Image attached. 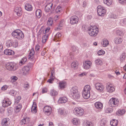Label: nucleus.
Instances as JSON below:
<instances>
[{
  "label": "nucleus",
  "mask_w": 126,
  "mask_h": 126,
  "mask_svg": "<svg viewBox=\"0 0 126 126\" xmlns=\"http://www.w3.org/2000/svg\"><path fill=\"white\" fill-rule=\"evenodd\" d=\"M47 24L48 26H51L53 24V20L51 17L48 18Z\"/></svg>",
  "instance_id": "nucleus-41"
},
{
  "label": "nucleus",
  "mask_w": 126,
  "mask_h": 126,
  "mask_svg": "<svg viewBox=\"0 0 126 126\" xmlns=\"http://www.w3.org/2000/svg\"><path fill=\"white\" fill-rule=\"evenodd\" d=\"M59 16L58 15H56L54 16V19L55 21H56L57 20L59 19Z\"/></svg>",
  "instance_id": "nucleus-64"
},
{
  "label": "nucleus",
  "mask_w": 126,
  "mask_h": 126,
  "mask_svg": "<svg viewBox=\"0 0 126 126\" xmlns=\"http://www.w3.org/2000/svg\"><path fill=\"white\" fill-rule=\"evenodd\" d=\"M12 35L14 38L19 40H21L24 37V34L19 29L14 31L12 33Z\"/></svg>",
  "instance_id": "nucleus-3"
},
{
  "label": "nucleus",
  "mask_w": 126,
  "mask_h": 126,
  "mask_svg": "<svg viewBox=\"0 0 126 126\" xmlns=\"http://www.w3.org/2000/svg\"><path fill=\"white\" fill-rule=\"evenodd\" d=\"M52 109L49 106H46L43 109V111L45 114L47 115H49L51 113Z\"/></svg>",
  "instance_id": "nucleus-7"
},
{
  "label": "nucleus",
  "mask_w": 126,
  "mask_h": 126,
  "mask_svg": "<svg viewBox=\"0 0 126 126\" xmlns=\"http://www.w3.org/2000/svg\"><path fill=\"white\" fill-rule=\"evenodd\" d=\"M15 12L18 16H20L22 13L21 8L19 7H16L15 9Z\"/></svg>",
  "instance_id": "nucleus-15"
},
{
  "label": "nucleus",
  "mask_w": 126,
  "mask_h": 126,
  "mask_svg": "<svg viewBox=\"0 0 126 126\" xmlns=\"http://www.w3.org/2000/svg\"><path fill=\"white\" fill-rule=\"evenodd\" d=\"M107 123L106 120L104 119H102L100 122V125L101 126H105Z\"/></svg>",
  "instance_id": "nucleus-46"
},
{
  "label": "nucleus",
  "mask_w": 126,
  "mask_h": 126,
  "mask_svg": "<svg viewBox=\"0 0 126 126\" xmlns=\"http://www.w3.org/2000/svg\"><path fill=\"white\" fill-rule=\"evenodd\" d=\"M126 58L125 53L123 52L121 55L120 57V59L121 61L123 62L125 60Z\"/></svg>",
  "instance_id": "nucleus-43"
},
{
  "label": "nucleus",
  "mask_w": 126,
  "mask_h": 126,
  "mask_svg": "<svg viewBox=\"0 0 126 126\" xmlns=\"http://www.w3.org/2000/svg\"><path fill=\"white\" fill-rule=\"evenodd\" d=\"M62 11V7L60 6H58L56 10V12L57 13H60Z\"/></svg>",
  "instance_id": "nucleus-47"
},
{
  "label": "nucleus",
  "mask_w": 126,
  "mask_h": 126,
  "mask_svg": "<svg viewBox=\"0 0 126 126\" xmlns=\"http://www.w3.org/2000/svg\"><path fill=\"white\" fill-rule=\"evenodd\" d=\"M73 124L77 125L79 124L78 120L76 118H74L72 121Z\"/></svg>",
  "instance_id": "nucleus-48"
},
{
  "label": "nucleus",
  "mask_w": 126,
  "mask_h": 126,
  "mask_svg": "<svg viewBox=\"0 0 126 126\" xmlns=\"http://www.w3.org/2000/svg\"><path fill=\"white\" fill-rule=\"evenodd\" d=\"M11 82H15L16 81L17 79V78L15 76H12L11 78Z\"/></svg>",
  "instance_id": "nucleus-51"
},
{
  "label": "nucleus",
  "mask_w": 126,
  "mask_h": 126,
  "mask_svg": "<svg viewBox=\"0 0 126 126\" xmlns=\"http://www.w3.org/2000/svg\"><path fill=\"white\" fill-rule=\"evenodd\" d=\"M48 38V35H47L45 34L43 37L42 38V42L44 43H45L46 40Z\"/></svg>",
  "instance_id": "nucleus-45"
},
{
  "label": "nucleus",
  "mask_w": 126,
  "mask_h": 126,
  "mask_svg": "<svg viewBox=\"0 0 126 126\" xmlns=\"http://www.w3.org/2000/svg\"><path fill=\"white\" fill-rule=\"evenodd\" d=\"M54 78V77H50V79L48 80L47 81L50 83H51L53 82Z\"/></svg>",
  "instance_id": "nucleus-56"
},
{
  "label": "nucleus",
  "mask_w": 126,
  "mask_h": 126,
  "mask_svg": "<svg viewBox=\"0 0 126 126\" xmlns=\"http://www.w3.org/2000/svg\"><path fill=\"white\" fill-rule=\"evenodd\" d=\"M12 47L14 48H16L17 46L18 45V43L17 41H13V43Z\"/></svg>",
  "instance_id": "nucleus-52"
},
{
  "label": "nucleus",
  "mask_w": 126,
  "mask_h": 126,
  "mask_svg": "<svg viewBox=\"0 0 126 126\" xmlns=\"http://www.w3.org/2000/svg\"><path fill=\"white\" fill-rule=\"evenodd\" d=\"M118 123V120L116 119H113L111 121V125L112 126H116Z\"/></svg>",
  "instance_id": "nucleus-31"
},
{
  "label": "nucleus",
  "mask_w": 126,
  "mask_h": 126,
  "mask_svg": "<svg viewBox=\"0 0 126 126\" xmlns=\"http://www.w3.org/2000/svg\"><path fill=\"white\" fill-rule=\"evenodd\" d=\"M58 112L59 114L61 115H63L65 112V110L64 108H60L58 110Z\"/></svg>",
  "instance_id": "nucleus-44"
},
{
  "label": "nucleus",
  "mask_w": 126,
  "mask_h": 126,
  "mask_svg": "<svg viewBox=\"0 0 126 126\" xmlns=\"http://www.w3.org/2000/svg\"><path fill=\"white\" fill-rule=\"evenodd\" d=\"M11 104V102L8 99H5L2 102V106L4 108L10 105Z\"/></svg>",
  "instance_id": "nucleus-9"
},
{
  "label": "nucleus",
  "mask_w": 126,
  "mask_h": 126,
  "mask_svg": "<svg viewBox=\"0 0 126 126\" xmlns=\"http://www.w3.org/2000/svg\"><path fill=\"white\" fill-rule=\"evenodd\" d=\"M18 67L17 65L16 64L13 63H8L6 65V69L9 70H16Z\"/></svg>",
  "instance_id": "nucleus-4"
},
{
  "label": "nucleus",
  "mask_w": 126,
  "mask_h": 126,
  "mask_svg": "<svg viewBox=\"0 0 126 126\" xmlns=\"http://www.w3.org/2000/svg\"><path fill=\"white\" fill-rule=\"evenodd\" d=\"M21 99V97L20 96H18L16 97L15 99L14 104H17L19 102Z\"/></svg>",
  "instance_id": "nucleus-38"
},
{
  "label": "nucleus",
  "mask_w": 126,
  "mask_h": 126,
  "mask_svg": "<svg viewBox=\"0 0 126 126\" xmlns=\"http://www.w3.org/2000/svg\"><path fill=\"white\" fill-rule=\"evenodd\" d=\"M92 65L91 62L88 60L85 61V62L83 63V66L84 68L87 69L91 67Z\"/></svg>",
  "instance_id": "nucleus-11"
},
{
  "label": "nucleus",
  "mask_w": 126,
  "mask_h": 126,
  "mask_svg": "<svg viewBox=\"0 0 126 126\" xmlns=\"http://www.w3.org/2000/svg\"><path fill=\"white\" fill-rule=\"evenodd\" d=\"M34 53L35 52L34 50L32 48L30 51V52L28 56V58L29 60H31L33 58V56L34 54Z\"/></svg>",
  "instance_id": "nucleus-27"
},
{
  "label": "nucleus",
  "mask_w": 126,
  "mask_h": 126,
  "mask_svg": "<svg viewBox=\"0 0 126 126\" xmlns=\"http://www.w3.org/2000/svg\"><path fill=\"white\" fill-rule=\"evenodd\" d=\"M95 86L96 88L99 91L102 92L103 90L104 87L102 83H96L95 84Z\"/></svg>",
  "instance_id": "nucleus-12"
},
{
  "label": "nucleus",
  "mask_w": 126,
  "mask_h": 126,
  "mask_svg": "<svg viewBox=\"0 0 126 126\" xmlns=\"http://www.w3.org/2000/svg\"><path fill=\"white\" fill-rule=\"evenodd\" d=\"M53 4L52 3H50L48 4L45 7V10L47 12L50 11L52 8Z\"/></svg>",
  "instance_id": "nucleus-22"
},
{
  "label": "nucleus",
  "mask_w": 126,
  "mask_h": 126,
  "mask_svg": "<svg viewBox=\"0 0 126 126\" xmlns=\"http://www.w3.org/2000/svg\"><path fill=\"white\" fill-rule=\"evenodd\" d=\"M112 51L114 53H116L118 51V49L117 47H114L112 49Z\"/></svg>",
  "instance_id": "nucleus-63"
},
{
  "label": "nucleus",
  "mask_w": 126,
  "mask_h": 126,
  "mask_svg": "<svg viewBox=\"0 0 126 126\" xmlns=\"http://www.w3.org/2000/svg\"><path fill=\"white\" fill-rule=\"evenodd\" d=\"M104 3L106 4L107 5L109 6L110 5V0H104Z\"/></svg>",
  "instance_id": "nucleus-57"
},
{
  "label": "nucleus",
  "mask_w": 126,
  "mask_h": 126,
  "mask_svg": "<svg viewBox=\"0 0 126 126\" xmlns=\"http://www.w3.org/2000/svg\"><path fill=\"white\" fill-rule=\"evenodd\" d=\"M64 23V20H62L59 23V25L57 28L58 30H60L62 28L63 26Z\"/></svg>",
  "instance_id": "nucleus-40"
},
{
  "label": "nucleus",
  "mask_w": 126,
  "mask_h": 126,
  "mask_svg": "<svg viewBox=\"0 0 126 126\" xmlns=\"http://www.w3.org/2000/svg\"><path fill=\"white\" fill-rule=\"evenodd\" d=\"M105 112L106 113H109L110 111V108H106L105 109Z\"/></svg>",
  "instance_id": "nucleus-60"
},
{
  "label": "nucleus",
  "mask_w": 126,
  "mask_h": 126,
  "mask_svg": "<svg viewBox=\"0 0 126 126\" xmlns=\"http://www.w3.org/2000/svg\"><path fill=\"white\" fill-rule=\"evenodd\" d=\"M25 7L26 10L29 11H32V5L29 3L26 4Z\"/></svg>",
  "instance_id": "nucleus-25"
},
{
  "label": "nucleus",
  "mask_w": 126,
  "mask_h": 126,
  "mask_svg": "<svg viewBox=\"0 0 126 126\" xmlns=\"http://www.w3.org/2000/svg\"><path fill=\"white\" fill-rule=\"evenodd\" d=\"M95 106L97 109L100 110L103 107V104L100 102H97L95 103Z\"/></svg>",
  "instance_id": "nucleus-20"
},
{
  "label": "nucleus",
  "mask_w": 126,
  "mask_h": 126,
  "mask_svg": "<svg viewBox=\"0 0 126 126\" xmlns=\"http://www.w3.org/2000/svg\"><path fill=\"white\" fill-rule=\"evenodd\" d=\"M10 123V119L8 118H3L1 121V125L2 126H8Z\"/></svg>",
  "instance_id": "nucleus-10"
},
{
  "label": "nucleus",
  "mask_w": 126,
  "mask_h": 126,
  "mask_svg": "<svg viewBox=\"0 0 126 126\" xmlns=\"http://www.w3.org/2000/svg\"><path fill=\"white\" fill-rule=\"evenodd\" d=\"M84 111L81 108L77 107L75 108L73 110L74 113L78 116H82L83 114Z\"/></svg>",
  "instance_id": "nucleus-5"
},
{
  "label": "nucleus",
  "mask_w": 126,
  "mask_h": 126,
  "mask_svg": "<svg viewBox=\"0 0 126 126\" xmlns=\"http://www.w3.org/2000/svg\"><path fill=\"white\" fill-rule=\"evenodd\" d=\"M50 95L52 96H56L58 94V93L57 91L55 90L52 89L50 91Z\"/></svg>",
  "instance_id": "nucleus-24"
},
{
  "label": "nucleus",
  "mask_w": 126,
  "mask_h": 126,
  "mask_svg": "<svg viewBox=\"0 0 126 126\" xmlns=\"http://www.w3.org/2000/svg\"><path fill=\"white\" fill-rule=\"evenodd\" d=\"M98 29L96 26H91L88 28V33L91 36H96L98 33Z\"/></svg>",
  "instance_id": "nucleus-1"
},
{
  "label": "nucleus",
  "mask_w": 126,
  "mask_h": 126,
  "mask_svg": "<svg viewBox=\"0 0 126 126\" xmlns=\"http://www.w3.org/2000/svg\"><path fill=\"white\" fill-rule=\"evenodd\" d=\"M36 108V103L35 102H33L32 106L31 108V111L32 113H35L37 112Z\"/></svg>",
  "instance_id": "nucleus-19"
},
{
  "label": "nucleus",
  "mask_w": 126,
  "mask_h": 126,
  "mask_svg": "<svg viewBox=\"0 0 126 126\" xmlns=\"http://www.w3.org/2000/svg\"><path fill=\"white\" fill-rule=\"evenodd\" d=\"M125 112V109L119 110H118L117 112L116 113L117 115L118 116L124 114Z\"/></svg>",
  "instance_id": "nucleus-35"
},
{
  "label": "nucleus",
  "mask_w": 126,
  "mask_h": 126,
  "mask_svg": "<svg viewBox=\"0 0 126 126\" xmlns=\"http://www.w3.org/2000/svg\"><path fill=\"white\" fill-rule=\"evenodd\" d=\"M40 47L38 45H37L35 47V50L36 51L35 53L36 54H37L39 53V51L40 48Z\"/></svg>",
  "instance_id": "nucleus-49"
},
{
  "label": "nucleus",
  "mask_w": 126,
  "mask_h": 126,
  "mask_svg": "<svg viewBox=\"0 0 126 126\" xmlns=\"http://www.w3.org/2000/svg\"><path fill=\"white\" fill-rule=\"evenodd\" d=\"M106 88L107 92L110 93V83H108L107 84Z\"/></svg>",
  "instance_id": "nucleus-53"
},
{
  "label": "nucleus",
  "mask_w": 126,
  "mask_h": 126,
  "mask_svg": "<svg viewBox=\"0 0 126 126\" xmlns=\"http://www.w3.org/2000/svg\"><path fill=\"white\" fill-rule=\"evenodd\" d=\"M67 100V98L65 97H62L60 98L58 100V102L60 103H65Z\"/></svg>",
  "instance_id": "nucleus-21"
},
{
  "label": "nucleus",
  "mask_w": 126,
  "mask_h": 126,
  "mask_svg": "<svg viewBox=\"0 0 126 126\" xmlns=\"http://www.w3.org/2000/svg\"><path fill=\"white\" fill-rule=\"evenodd\" d=\"M78 92V88L76 86L73 87L70 90V94L72 96Z\"/></svg>",
  "instance_id": "nucleus-17"
},
{
  "label": "nucleus",
  "mask_w": 126,
  "mask_h": 126,
  "mask_svg": "<svg viewBox=\"0 0 126 126\" xmlns=\"http://www.w3.org/2000/svg\"><path fill=\"white\" fill-rule=\"evenodd\" d=\"M116 34L118 35L121 36L123 35L124 32L120 30H117L116 31Z\"/></svg>",
  "instance_id": "nucleus-50"
},
{
  "label": "nucleus",
  "mask_w": 126,
  "mask_h": 126,
  "mask_svg": "<svg viewBox=\"0 0 126 126\" xmlns=\"http://www.w3.org/2000/svg\"><path fill=\"white\" fill-rule=\"evenodd\" d=\"M78 21V17L76 16H72L70 18V22L72 25L77 23Z\"/></svg>",
  "instance_id": "nucleus-8"
},
{
  "label": "nucleus",
  "mask_w": 126,
  "mask_h": 126,
  "mask_svg": "<svg viewBox=\"0 0 126 126\" xmlns=\"http://www.w3.org/2000/svg\"><path fill=\"white\" fill-rule=\"evenodd\" d=\"M90 90L91 87L90 85H86L84 87L82 93V95L84 99H87L89 97Z\"/></svg>",
  "instance_id": "nucleus-2"
},
{
  "label": "nucleus",
  "mask_w": 126,
  "mask_h": 126,
  "mask_svg": "<svg viewBox=\"0 0 126 126\" xmlns=\"http://www.w3.org/2000/svg\"><path fill=\"white\" fill-rule=\"evenodd\" d=\"M50 29L49 27L45 28L44 27H42L40 29L39 32L42 34H45L48 32Z\"/></svg>",
  "instance_id": "nucleus-14"
},
{
  "label": "nucleus",
  "mask_w": 126,
  "mask_h": 126,
  "mask_svg": "<svg viewBox=\"0 0 126 126\" xmlns=\"http://www.w3.org/2000/svg\"><path fill=\"white\" fill-rule=\"evenodd\" d=\"M111 85L112 86V85L111 84ZM115 90V88L114 86L113 85L111 86V93L112 92L114 91Z\"/></svg>",
  "instance_id": "nucleus-61"
},
{
  "label": "nucleus",
  "mask_w": 126,
  "mask_h": 126,
  "mask_svg": "<svg viewBox=\"0 0 126 126\" xmlns=\"http://www.w3.org/2000/svg\"><path fill=\"white\" fill-rule=\"evenodd\" d=\"M13 40H9L7 41L6 43V46L7 47H12Z\"/></svg>",
  "instance_id": "nucleus-32"
},
{
  "label": "nucleus",
  "mask_w": 126,
  "mask_h": 126,
  "mask_svg": "<svg viewBox=\"0 0 126 126\" xmlns=\"http://www.w3.org/2000/svg\"><path fill=\"white\" fill-rule=\"evenodd\" d=\"M119 2L122 4H124L126 2V0H119Z\"/></svg>",
  "instance_id": "nucleus-59"
},
{
  "label": "nucleus",
  "mask_w": 126,
  "mask_h": 126,
  "mask_svg": "<svg viewBox=\"0 0 126 126\" xmlns=\"http://www.w3.org/2000/svg\"><path fill=\"white\" fill-rule=\"evenodd\" d=\"M30 67L29 66L24 67L22 69L23 73L24 75H26L29 73L30 70Z\"/></svg>",
  "instance_id": "nucleus-13"
},
{
  "label": "nucleus",
  "mask_w": 126,
  "mask_h": 126,
  "mask_svg": "<svg viewBox=\"0 0 126 126\" xmlns=\"http://www.w3.org/2000/svg\"><path fill=\"white\" fill-rule=\"evenodd\" d=\"M123 41L122 38L120 37L116 38L114 40V42L115 43L117 44H119L121 43Z\"/></svg>",
  "instance_id": "nucleus-28"
},
{
  "label": "nucleus",
  "mask_w": 126,
  "mask_h": 126,
  "mask_svg": "<svg viewBox=\"0 0 126 126\" xmlns=\"http://www.w3.org/2000/svg\"><path fill=\"white\" fill-rule=\"evenodd\" d=\"M66 82L65 81H61L59 83V87L60 89H62L66 87Z\"/></svg>",
  "instance_id": "nucleus-23"
},
{
  "label": "nucleus",
  "mask_w": 126,
  "mask_h": 126,
  "mask_svg": "<svg viewBox=\"0 0 126 126\" xmlns=\"http://www.w3.org/2000/svg\"><path fill=\"white\" fill-rule=\"evenodd\" d=\"M101 44L103 47H106L109 45V42L108 40L106 39H104L103 41L101 42Z\"/></svg>",
  "instance_id": "nucleus-33"
},
{
  "label": "nucleus",
  "mask_w": 126,
  "mask_h": 126,
  "mask_svg": "<svg viewBox=\"0 0 126 126\" xmlns=\"http://www.w3.org/2000/svg\"><path fill=\"white\" fill-rule=\"evenodd\" d=\"M47 91V89L46 88H44L42 89V93L43 94L46 93Z\"/></svg>",
  "instance_id": "nucleus-58"
},
{
  "label": "nucleus",
  "mask_w": 126,
  "mask_h": 126,
  "mask_svg": "<svg viewBox=\"0 0 126 126\" xmlns=\"http://www.w3.org/2000/svg\"><path fill=\"white\" fill-rule=\"evenodd\" d=\"M27 60V59L26 57H23L20 60L19 62V64L20 65H22L25 63Z\"/></svg>",
  "instance_id": "nucleus-39"
},
{
  "label": "nucleus",
  "mask_w": 126,
  "mask_h": 126,
  "mask_svg": "<svg viewBox=\"0 0 126 126\" xmlns=\"http://www.w3.org/2000/svg\"><path fill=\"white\" fill-rule=\"evenodd\" d=\"M7 88V86L6 85H4L1 88L2 90L3 91H4L6 90Z\"/></svg>",
  "instance_id": "nucleus-62"
},
{
  "label": "nucleus",
  "mask_w": 126,
  "mask_h": 126,
  "mask_svg": "<svg viewBox=\"0 0 126 126\" xmlns=\"http://www.w3.org/2000/svg\"><path fill=\"white\" fill-rule=\"evenodd\" d=\"M30 120V119L29 118L25 117L21 120L20 122V124L21 125H23L24 124L28 123Z\"/></svg>",
  "instance_id": "nucleus-16"
},
{
  "label": "nucleus",
  "mask_w": 126,
  "mask_h": 126,
  "mask_svg": "<svg viewBox=\"0 0 126 126\" xmlns=\"http://www.w3.org/2000/svg\"><path fill=\"white\" fill-rule=\"evenodd\" d=\"M95 63L96 64L101 65L102 64V62L101 59H98L95 60Z\"/></svg>",
  "instance_id": "nucleus-42"
},
{
  "label": "nucleus",
  "mask_w": 126,
  "mask_h": 126,
  "mask_svg": "<svg viewBox=\"0 0 126 126\" xmlns=\"http://www.w3.org/2000/svg\"><path fill=\"white\" fill-rule=\"evenodd\" d=\"M72 96L74 99L77 100L79 102L80 101V100H78L80 98V96L79 93V92L74 94Z\"/></svg>",
  "instance_id": "nucleus-26"
},
{
  "label": "nucleus",
  "mask_w": 126,
  "mask_h": 126,
  "mask_svg": "<svg viewBox=\"0 0 126 126\" xmlns=\"http://www.w3.org/2000/svg\"><path fill=\"white\" fill-rule=\"evenodd\" d=\"M97 11L98 15L99 16H102L105 15L106 10L104 7L99 5L97 7Z\"/></svg>",
  "instance_id": "nucleus-6"
},
{
  "label": "nucleus",
  "mask_w": 126,
  "mask_h": 126,
  "mask_svg": "<svg viewBox=\"0 0 126 126\" xmlns=\"http://www.w3.org/2000/svg\"><path fill=\"white\" fill-rule=\"evenodd\" d=\"M61 36V34L60 32H58L55 36L54 40L55 41L57 40V41H59L60 40V38Z\"/></svg>",
  "instance_id": "nucleus-29"
},
{
  "label": "nucleus",
  "mask_w": 126,
  "mask_h": 126,
  "mask_svg": "<svg viewBox=\"0 0 126 126\" xmlns=\"http://www.w3.org/2000/svg\"><path fill=\"white\" fill-rule=\"evenodd\" d=\"M98 55L100 56L101 55H103L105 54V52L104 51L102 50H99L98 51Z\"/></svg>",
  "instance_id": "nucleus-54"
},
{
  "label": "nucleus",
  "mask_w": 126,
  "mask_h": 126,
  "mask_svg": "<svg viewBox=\"0 0 126 126\" xmlns=\"http://www.w3.org/2000/svg\"><path fill=\"white\" fill-rule=\"evenodd\" d=\"M111 107H115L114 105H117L118 103V101L117 99L115 98H111Z\"/></svg>",
  "instance_id": "nucleus-18"
},
{
  "label": "nucleus",
  "mask_w": 126,
  "mask_h": 126,
  "mask_svg": "<svg viewBox=\"0 0 126 126\" xmlns=\"http://www.w3.org/2000/svg\"><path fill=\"white\" fill-rule=\"evenodd\" d=\"M78 65V63L77 61H74L71 64V67L73 68L76 69L77 68Z\"/></svg>",
  "instance_id": "nucleus-34"
},
{
  "label": "nucleus",
  "mask_w": 126,
  "mask_h": 126,
  "mask_svg": "<svg viewBox=\"0 0 126 126\" xmlns=\"http://www.w3.org/2000/svg\"><path fill=\"white\" fill-rule=\"evenodd\" d=\"M22 108V106L21 104H19L16 106V109L15 110L16 112L18 113L20 111Z\"/></svg>",
  "instance_id": "nucleus-36"
},
{
  "label": "nucleus",
  "mask_w": 126,
  "mask_h": 126,
  "mask_svg": "<svg viewBox=\"0 0 126 126\" xmlns=\"http://www.w3.org/2000/svg\"><path fill=\"white\" fill-rule=\"evenodd\" d=\"M86 126H93V124L91 122L87 121L85 124Z\"/></svg>",
  "instance_id": "nucleus-55"
},
{
  "label": "nucleus",
  "mask_w": 126,
  "mask_h": 126,
  "mask_svg": "<svg viewBox=\"0 0 126 126\" xmlns=\"http://www.w3.org/2000/svg\"><path fill=\"white\" fill-rule=\"evenodd\" d=\"M14 53V51L10 49H5L4 51V53L5 54L8 55H10Z\"/></svg>",
  "instance_id": "nucleus-30"
},
{
  "label": "nucleus",
  "mask_w": 126,
  "mask_h": 126,
  "mask_svg": "<svg viewBox=\"0 0 126 126\" xmlns=\"http://www.w3.org/2000/svg\"><path fill=\"white\" fill-rule=\"evenodd\" d=\"M42 11L40 9H38L36 11V15L38 18H40L42 16Z\"/></svg>",
  "instance_id": "nucleus-37"
}]
</instances>
